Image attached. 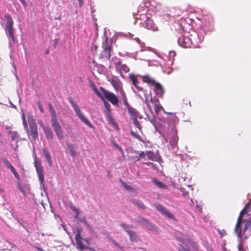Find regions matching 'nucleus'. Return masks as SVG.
Masks as SVG:
<instances>
[{"mask_svg":"<svg viewBox=\"0 0 251 251\" xmlns=\"http://www.w3.org/2000/svg\"><path fill=\"white\" fill-rule=\"evenodd\" d=\"M213 28L212 20L210 19L208 25L205 23L204 27L200 29L198 32H194L193 34H190L189 32L183 31L180 33V36H178V44L180 46L185 48L192 47L194 48H199L198 44L203 40L204 35L206 34V29L211 30Z\"/></svg>","mask_w":251,"mask_h":251,"instance_id":"obj_1","label":"nucleus"},{"mask_svg":"<svg viewBox=\"0 0 251 251\" xmlns=\"http://www.w3.org/2000/svg\"><path fill=\"white\" fill-rule=\"evenodd\" d=\"M150 99L151 100L150 103L149 98L147 97L145 98V103L147 105V109H145V113L148 120L151 123H153L155 115L152 108H153V110H154L156 114H157L161 110L163 109V108L160 104L159 100L157 99L152 98L151 95Z\"/></svg>","mask_w":251,"mask_h":251,"instance_id":"obj_2","label":"nucleus"},{"mask_svg":"<svg viewBox=\"0 0 251 251\" xmlns=\"http://www.w3.org/2000/svg\"><path fill=\"white\" fill-rule=\"evenodd\" d=\"M140 77L142 79V81L148 84L155 93L156 95L159 98H162L164 90L163 87L159 83L156 82L152 77L149 75H141Z\"/></svg>","mask_w":251,"mask_h":251,"instance_id":"obj_3","label":"nucleus"},{"mask_svg":"<svg viewBox=\"0 0 251 251\" xmlns=\"http://www.w3.org/2000/svg\"><path fill=\"white\" fill-rule=\"evenodd\" d=\"M138 76L140 77L141 75H138ZM137 75H135L132 73H130L128 75L130 81L131 82L132 85H133V86H132V88L134 91V93L136 94L139 98L143 100L142 97L139 94V92H143L145 98H146L148 97L147 92L144 91L143 88L141 86H140V82L137 80Z\"/></svg>","mask_w":251,"mask_h":251,"instance_id":"obj_4","label":"nucleus"},{"mask_svg":"<svg viewBox=\"0 0 251 251\" xmlns=\"http://www.w3.org/2000/svg\"><path fill=\"white\" fill-rule=\"evenodd\" d=\"M5 18L6 21L5 30L9 40V45L11 46V42L15 43V38L14 35L13 24L14 22L9 15H6Z\"/></svg>","mask_w":251,"mask_h":251,"instance_id":"obj_5","label":"nucleus"},{"mask_svg":"<svg viewBox=\"0 0 251 251\" xmlns=\"http://www.w3.org/2000/svg\"><path fill=\"white\" fill-rule=\"evenodd\" d=\"M68 100L69 102L71 103L72 106L73 107L74 111H75L79 119L85 124L88 126L90 127L93 128V126L91 124V122L84 116L83 114L81 112L77 103L75 101L73 98L71 97H69L68 98Z\"/></svg>","mask_w":251,"mask_h":251,"instance_id":"obj_6","label":"nucleus"},{"mask_svg":"<svg viewBox=\"0 0 251 251\" xmlns=\"http://www.w3.org/2000/svg\"><path fill=\"white\" fill-rule=\"evenodd\" d=\"M51 124L58 139L62 140L64 138L63 131L60 124L57 121L56 114L51 115Z\"/></svg>","mask_w":251,"mask_h":251,"instance_id":"obj_7","label":"nucleus"},{"mask_svg":"<svg viewBox=\"0 0 251 251\" xmlns=\"http://www.w3.org/2000/svg\"><path fill=\"white\" fill-rule=\"evenodd\" d=\"M174 236L178 241L182 244H185L187 242L190 246H192L193 248H196V243L188 235L178 231L175 233Z\"/></svg>","mask_w":251,"mask_h":251,"instance_id":"obj_8","label":"nucleus"},{"mask_svg":"<svg viewBox=\"0 0 251 251\" xmlns=\"http://www.w3.org/2000/svg\"><path fill=\"white\" fill-rule=\"evenodd\" d=\"M135 221L145 226L148 229L154 232H158V227L154 224L150 223L147 219L142 217H138L135 220Z\"/></svg>","mask_w":251,"mask_h":251,"instance_id":"obj_9","label":"nucleus"},{"mask_svg":"<svg viewBox=\"0 0 251 251\" xmlns=\"http://www.w3.org/2000/svg\"><path fill=\"white\" fill-rule=\"evenodd\" d=\"M168 137L170 138L171 146L174 148L177 146L178 137L177 136V130L175 126L169 129Z\"/></svg>","mask_w":251,"mask_h":251,"instance_id":"obj_10","label":"nucleus"},{"mask_svg":"<svg viewBox=\"0 0 251 251\" xmlns=\"http://www.w3.org/2000/svg\"><path fill=\"white\" fill-rule=\"evenodd\" d=\"M248 208L251 209V199L247 203L244 208L240 212V215L238 218V220L237 221V223L235 226V231L236 233L240 236L241 234V230H239L240 225L242 221V218H243V215L246 211V210Z\"/></svg>","mask_w":251,"mask_h":251,"instance_id":"obj_11","label":"nucleus"},{"mask_svg":"<svg viewBox=\"0 0 251 251\" xmlns=\"http://www.w3.org/2000/svg\"><path fill=\"white\" fill-rule=\"evenodd\" d=\"M70 208L71 210H72L75 213V218L76 219H77L81 223H84V226L87 227L88 229L91 228L90 225L87 222L84 216H79V214L80 213L79 209L77 208L73 204H71L70 205Z\"/></svg>","mask_w":251,"mask_h":251,"instance_id":"obj_12","label":"nucleus"},{"mask_svg":"<svg viewBox=\"0 0 251 251\" xmlns=\"http://www.w3.org/2000/svg\"><path fill=\"white\" fill-rule=\"evenodd\" d=\"M100 90L107 100L110 101L113 105H118L119 100L114 94L106 91L102 87L100 88Z\"/></svg>","mask_w":251,"mask_h":251,"instance_id":"obj_13","label":"nucleus"},{"mask_svg":"<svg viewBox=\"0 0 251 251\" xmlns=\"http://www.w3.org/2000/svg\"><path fill=\"white\" fill-rule=\"evenodd\" d=\"M156 209L163 214L165 216L168 217L173 220H175L176 218L175 216L170 212L165 207L162 205L157 203L154 205Z\"/></svg>","mask_w":251,"mask_h":251,"instance_id":"obj_14","label":"nucleus"},{"mask_svg":"<svg viewBox=\"0 0 251 251\" xmlns=\"http://www.w3.org/2000/svg\"><path fill=\"white\" fill-rule=\"evenodd\" d=\"M34 166L38 175L39 180L41 184H43L44 181V175L43 168L40 161L37 160L34 161Z\"/></svg>","mask_w":251,"mask_h":251,"instance_id":"obj_15","label":"nucleus"},{"mask_svg":"<svg viewBox=\"0 0 251 251\" xmlns=\"http://www.w3.org/2000/svg\"><path fill=\"white\" fill-rule=\"evenodd\" d=\"M108 81L110 82L117 92L123 89L122 83L117 77H116L115 76H112L111 77L108 78Z\"/></svg>","mask_w":251,"mask_h":251,"instance_id":"obj_16","label":"nucleus"},{"mask_svg":"<svg viewBox=\"0 0 251 251\" xmlns=\"http://www.w3.org/2000/svg\"><path fill=\"white\" fill-rule=\"evenodd\" d=\"M30 127V133L34 140L38 138L37 126L36 123L33 120H29Z\"/></svg>","mask_w":251,"mask_h":251,"instance_id":"obj_17","label":"nucleus"},{"mask_svg":"<svg viewBox=\"0 0 251 251\" xmlns=\"http://www.w3.org/2000/svg\"><path fill=\"white\" fill-rule=\"evenodd\" d=\"M125 106L128 109V113L130 114V116L132 119H137L138 118H139V119L142 118V117L140 115L138 111L136 109L132 107H131L128 104Z\"/></svg>","mask_w":251,"mask_h":251,"instance_id":"obj_18","label":"nucleus"},{"mask_svg":"<svg viewBox=\"0 0 251 251\" xmlns=\"http://www.w3.org/2000/svg\"><path fill=\"white\" fill-rule=\"evenodd\" d=\"M116 69L118 72H119L121 76H123L122 71L126 73L129 71V69L128 67L126 64H122L120 61L116 63Z\"/></svg>","mask_w":251,"mask_h":251,"instance_id":"obj_19","label":"nucleus"},{"mask_svg":"<svg viewBox=\"0 0 251 251\" xmlns=\"http://www.w3.org/2000/svg\"><path fill=\"white\" fill-rule=\"evenodd\" d=\"M145 26L148 29L154 31L158 30V27L151 19L148 18L146 20L145 22Z\"/></svg>","mask_w":251,"mask_h":251,"instance_id":"obj_20","label":"nucleus"},{"mask_svg":"<svg viewBox=\"0 0 251 251\" xmlns=\"http://www.w3.org/2000/svg\"><path fill=\"white\" fill-rule=\"evenodd\" d=\"M179 244L178 247V251H191L196 250L197 248V245H196V248H194L192 246H190L188 243L186 242L185 244Z\"/></svg>","mask_w":251,"mask_h":251,"instance_id":"obj_21","label":"nucleus"},{"mask_svg":"<svg viewBox=\"0 0 251 251\" xmlns=\"http://www.w3.org/2000/svg\"><path fill=\"white\" fill-rule=\"evenodd\" d=\"M243 222V220L242 219L240 225H241V224ZM251 222L250 221V220L249 219L247 221L245 222V225L244 226V229L243 230V232H242V230L241 227V225H240V227H239V230H241V232L240 235L238 236V235L236 233V231H235V232L237 235L238 237H241V235L243 234V235H245V237L247 238V235L245 234V233H246V231L247 230V229L251 226Z\"/></svg>","mask_w":251,"mask_h":251,"instance_id":"obj_22","label":"nucleus"},{"mask_svg":"<svg viewBox=\"0 0 251 251\" xmlns=\"http://www.w3.org/2000/svg\"><path fill=\"white\" fill-rule=\"evenodd\" d=\"M111 50V49L110 47H105L104 48V50L101 52L100 54V56L102 58H105L106 59H110L111 56L110 52Z\"/></svg>","mask_w":251,"mask_h":251,"instance_id":"obj_23","label":"nucleus"},{"mask_svg":"<svg viewBox=\"0 0 251 251\" xmlns=\"http://www.w3.org/2000/svg\"><path fill=\"white\" fill-rule=\"evenodd\" d=\"M43 130L46 135V138L48 140H51L53 139V135L52 130L48 126H44Z\"/></svg>","mask_w":251,"mask_h":251,"instance_id":"obj_24","label":"nucleus"},{"mask_svg":"<svg viewBox=\"0 0 251 251\" xmlns=\"http://www.w3.org/2000/svg\"><path fill=\"white\" fill-rule=\"evenodd\" d=\"M18 188L21 192L25 196L27 195V194L29 192L30 187L28 184H26L24 185H21L19 184Z\"/></svg>","mask_w":251,"mask_h":251,"instance_id":"obj_25","label":"nucleus"},{"mask_svg":"<svg viewBox=\"0 0 251 251\" xmlns=\"http://www.w3.org/2000/svg\"><path fill=\"white\" fill-rule=\"evenodd\" d=\"M68 149L70 151V154L72 157H74L76 155V146L72 143H66Z\"/></svg>","mask_w":251,"mask_h":251,"instance_id":"obj_26","label":"nucleus"},{"mask_svg":"<svg viewBox=\"0 0 251 251\" xmlns=\"http://www.w3.org/2000/svg\"><path fill=\"white\" fill-rule=\"evenodd\" d=\"M131 203L138 208L144 210L146 209V206L143 203L139 200L133 199L131 200Z\"/></svg>","mask_w":251,"mask_h":251,"instance_id":"obj_27","label":"nucleus"},{"mask_svg":"<svg viewBox=\"0 0 251 251\" xmlns=\"http://www.w3.org/2000/svg\"><path fill=\"white\" fill-rule=\"evenodd\" d=\"M152 182L159 188L166 189L167 188V185L155 178L152 179Z\"/></svg>","mask_w":251,"mask_h":251,"instance_id":"obj_28","label":"nucleus"},{"mask_svg":"<svg viewBox=\"0 0 251 251\" xmlns=\"http://www.w3.org/2000/svg\"><path fill=\"white\" fill-rule=\"evenodd\" d=\"M146 155L149 159L152 160L153 161H157L158 159V157L157 155V153L153 152L152 151H147L146 152Z\"/></svg>","mask_w":251,"mask_h":251,"instance_id":"obj_29","label":"nucleus"},{"mask_svg":"<svg viewBox=\"0 0 251 251\" xmlns=\"http://www.w3.org/2000/svg\"><path fill=\"white\" fill-rule=\"evenodd\" d=\"M128 235L129 237L130 240L131 242H138L139 240V236L137 234V233L134 231H132L128 233Z\"/></svg>","mask_w":251,"mask_h":251,"instance_id":"obj_30","label":"nucleus"},{"mask_svg":"<svg viewBox=\"0 0 251 251\" xmlns=\"http://www.w3.org/2000/svg\"><path fill=\"white\" fill-rule=\"evenodd\" d=\"M118 92L120 93V98H121V100L123 101L125 105H127L128 102L127 101L126 95V93L124 92L123 89H122L121 90L118 91Z\"/></svg>","mask_w":251,"mask_h":251,"instance_id":"obj_31","label":"nucleus"},{"mask_svg":"<svg viewBox=\"0 0 251 251\" xmlns=\"http://www.w3.org/2000/svg\"><path fill=\"white\" fill-rule=\"evenodd\" d=\"M75 239L77 245L80 249L83 250L86 248V247L83 245L81 236H79V235L75 236Z\"/></svg>","mask_w":251,"mask_h":251,"instance_id":"obj_32","label":"nucleus"},{"mask_svg":"<svg viewBox=\"0 0 251 251\" xmlns=\"http://www.w3.org/2000/svg\"><path fill=\"white\" fill-rule=\"evenodd\" d=\"M121 227L128 234L131 232L132 230L130 229L131 228H134V227L132 225H126L124 223H121L120 224Z\"/></svg>","mask_w":251,"mask_h":251,"instance_id":"obj_33","label":"nucleus"},{"mask_svg":"<svg viewBox=\"0 0 251 251\" xmlns=\"http://www.w3.org/2000/svg\"><path fill=\"white\" fill-rule=\"evenodd\" d=\"M43 151L44 153V155L45 156L46 158L47 159V160L50 166H51V159L50 155L48 151L45 149H43Z\"/></svg>","mask_w":251,"mask_h":251,"instance_id":"obj_34","label":"nucleus"},{"mask_svg":"<svg viewBox=\"0 0 251 251\" xmlns=\"http://www.w3.org/2000/svg\"><path fill=\"white\" fill-rule=\"evenodd\" d=\"M131 133L132 135H133L136 138L138 139L139 141H140L145 144H147V140L146 139H144L140 135H139L138 133H136V132H135L133 131H131Z\"/></svg>","mask_w":251,"mask_h":251,"instance_id":"obj_35","label":"nucleus"},{"mask_svg":"<svg viewBox=\"0 0 251 251\" xmlns=\"http://www.w3.org/2000/svg\"><path fill=\"white\" fill-rule=\"evenodd\" d=\"M120 182L121 183L124 187L127 190L129 191L131 190L133 188L132 186L127 185L125 182L123 181L121 179H120Z\"/></svg>","mask_w":251,"mask_h":251,"instance_id":"obj_36","label":"nucleus"},{"mask_svg":"<svg viewBox=\"0 0 251 251\" xmlns=\"http://www.w3.org/2000/svg\"><path fill=\"white\" fill-rule=\"evenodd\" d=\"M103 100V101L104 102V104L105 107L106 108V109H107V111L108 112V117H109V119H111L112 118H111V116L110 115V104L108 102L104 100V99L103 100Z\"/></svg>","mask_w":251,"mask_h":251,"instance_id":"obj_37","label":"nucleus"},{"mask_svg":"<svg viewBox=\"0 0 251 251\" xmlns=\"http://www.w3.org/2000/svg\"><path fill=\"white\" fill-rule=\"evenodd\" d=\"M145 52V55L146 56L148 55L147 54L150 53V52L148 51H146L145 50H141L140 51H138L137 52L136 55V59H140L141 60H146V59L145 58H140L139 57H138V56H139L142 52Z\"/></svg>","mask_w":251,"mask_h":251,"instance_id":"obj_38","label":"nucleus"},{"mask_svg":"<svg viewBox=\"0 0 251 251\" xmlns=\"http://www.w3.org/2000/svg\"><path fill=\"white\" fill-rule=\"evenodd\" d=\"M133 123L134 125V126L139 130V131L141 130V126L139 123V122L138 121L137 119H133Z\"/></svg>","mask_w":251,"mask_h":251,"instance_id":"obj_39","label":"nucleus"},{"mask_svg":"<svg viewBox=\"0 0 251 251\" xmlns=\"http://www.w3.org/2000/svg\"><path fill=\"white\" fill-rule=\"evenodd\" d=\"M93 90L94 91L95 93L97 94V95L99 96L101 100L103 99V96L101 95L99 91L95 86H94V87L93 88Z\"/></svg>","mask_w":251,"mask_h":251,"instance_id":"obj_40","label":"nucleus"},{"mask_svg":"<svg viewBox=\"0 0 251 251\" xmlns=\"http://www.w3.org/2000/svg\"><path fill=\"white\" fill-rule=\"evenodd\" d=\"M180 191L182 193L183 197L188 198V192H187L184 188H180Z\"/></svg>","mask_w":251,"mask_h":251,"instance_id":"obj_41","label":"nucleus"},{"mask_svg":"<svg viewBox=\"0 0 251 251\" xmlns=\"http://www.w3.org/2000/svg\"><path fill=\"white\" fill-rule=\"evenodd\" d=\"M49 110H50L51 115L56 114L55 110H54L53 107L52 106V105L50 103L49 104Z\"/></svg>","mask_w":251,"mask_h":251,"instance_id":"obj_42","label":"nucleus"},{"mask_svg":"<svg viewBox=\"0 0 251 251\" xmlns=\"http://www.w3.org/2000/svg\"><path fill=\"white\" fill-rule=\"evenodd\" d=\"M19 137L18 133L17 132H13L11 134V138L12 140H14L16 139H18Z\"/></svg>","mask_w":251,"mask_h":251,"instance_id":"obj_43","label":"nucleus"},{"mask_svg":"<svg viewBox=\"0 0 251 251\" xmlns=\"http://www.w3.org/2000/svg\"><path fill=\"white\" fill-rule=\"evenodd\" d=\"M22 119H23V125H24V128L26 130H27L28 126H27V124L25 121V119L24 114H23Z\"/></svg>","mask_w":251,"mask_h":251,"instance_id":"obj_44","label":"nucleus"},{"mask_svg":"<svg viewBox=\"0 0 251 251\" xmlns=\"http://www.w3.org/2000/svg\"><path fill=\"white\" fill-rule=\"evenodd\" d=\"M142 4L145 7L148 8L150 6L151 3L149 0H144Z\"/></svg>","mask_w":251,"mask_h":251,"instance_id":"obj_45","label":"nucleus"},{"mask_svg":"<svg viewBox=\"0 0 251 251\" xmlns=\"http://www.w3.org/2000/svg\"><path fill=\"white\" fill-rule=\"evenodd\" d=\"M3 163L4 164L7 166V168H9L10 166H11L12 165L11 164L10 162L7 159H4L3 160Z\"/></svg>","mask_w":251,"mask_h":251,"instance_id":"obj_46","label":"nucleus"},{"mask_svg":"<svg viewBox=\"0 0 251 251\" xmlns=\"http://www.w3.org/2000/svg\"><path fill=\"white\" fill-rule=\"evenodd\" d=\"M196 209H197V211H198L200 212H202V207H201V206L200 205V204H198V203L196 204Z\"/></svg>","mask_w":251,"mask_h":251,"instance_id":"obj_47","label":"nucleus"},{"mask_svg":"<svg viewBox=\"0 0 251 251\" xmlns=\"http://www.w3.org/2000/svg\"><path fill=\"white\" fill-rule=\"evenodd\" d=\"M114 147H115L117 149H118L120 152H121L122 153L123 152V151L122 150V149L121 148V147L117 144L116 143H114L113 144Z\"/></svg>","mask_w":251,"mask_h":251,"instance_id":"obj_48","label":"nucleus"},{"mask_svg":"<svg viewBox=\"0 0 251 251\" xmlns=\"http://www.w3.org/2000/svg\"><path fill=\"white\" fill-rule=\"evenodd\" d=\"M142 5L143 4H142V5L138 6V9H137L138 12H141L144 10L145 7Z\"/></svg>","mask_w":251,"mask_h":251,"instance_id":"obj_49","label":"nucleus"},{"mask_svg":"<svg viewBox=\"0 0 251 251\" xmlns=\"http://www.w3.org/2000/svg\"><path fill=\"white\" fill-rule=\"evenodd\" d=\"M239 251H246V249H244L241 244H239L238 246Z\"/></svg>","mask_w":251,"mask_h":251,"instance_id":"obj_50","label":"nucleus"},{"mask_svg":"<svg viewBox=\"0 0 251 251\" xmlns=\"http://www.w3.org/2000/svg\"><path fill=\"white\" fill-rule=\"evenodd\" d=\"M38 107H39V108L40 109V111H41V113H43L44 112V110H43V108L41 105V104L40 103V102L39 101H38Z\"/></svg>","mask_w":251,"mask_h":251,"instance_id":"obj_51","label":"nucleus"},{"mask_svg":"<svg viewBox=\"0 0 251 251\" xmlns=\"http://www.w3.org/2000/svg\"><path fill=\"white\" fill-rule=\"evenodd\" d=\"M172 120L173 121V122H176L177 121H178V118L175 115H173L172 117Z\"/></svg>","mask_w":251,"mask_h":251,"instance_id":"obj_52","label":"nucleus"},{"mask_svg":"<svg viewBox=\"0 0 251 251\" xmlns=\"http://www.w3.org/2000/svg\"><path fill=\"white\" fill-rule=\"evenodd\" d=\"M9 169H10V170H11V171L13 173V174L14 173H16V170H15V169L14 168V167L12 165H11V166H10V167H9Z\"/></svg>","mask_w":251,"mask_h":251,"instance_id":"obj_53","label":"nucleus"},{"mask_svg":"<svg viewBox=\"0 0 251 251\" xmlns=\"http://www.w3.org/2000/svg\"><path fill=\"white\" fill-rule=\"evenodd\" d=\"M81 231V229L80 228H76V232H77V233L76 234L75 236H77L78 235L80 236Z\"/></svg>","mask_w":251,"mask_h":251,"instance_id":"obj_54","label":"nucleus"},{"mask_svg":"<svg viewBox=\"0 0 251 251\" xmlns=\"http://www.w3.org/2000/svg\"><path fill=\"white\" fill-rule=\"evenodd\" d=\"M146 153L144 152V151H141L140 153H139V157H141L142 158H144L145 155H146Z\"/></svg>","mask_w":251,"mask_h":251,"instance_id":"obj_55","label":"nucleus"},{"mask_svg":"<svg viewBox=\"0 0 251 251\" xmlns=\"http://www.w3.org/2000/svg\"><path fill=\"white\" fill-rule=\"evenodd\" d=\"M79 2V6L81 7L83 5V0H77Z\"/></svg>","mask_w":251,"mask_h":251,"instance_id":"obj_56","label":"nucleus"},{"mask_svg":"<svg viewBox=\"0 0 251 251\" xmlns=\"http://www.w3.org/2000/svg\"><path fill=\"white\" fill-rule=\"evenodd\" d=\"M175 55L176 53L173 51H170L169 53V55L170 56V57H174V56H175Z\"/></svg>","mask_w":251,"mask_h":251,"instance_id":"obj_57","label":"nucleus"},{"mask_svg":"<svg viewBox=\"0 0 251 251\" xmlns=\"http://www.w3.org/2000/svg\"><path fill=\"white\" fill-rule=\"evenodd\" d=\"M13 174L16 178H19V175L18 174L17 171H16V173H14Z\"/></svg>","mask_w":251,"mask_h":251,"instance_id":"obj_58","label":"nucleus"},{"mask_svg":"<svg viewBox=\"0 0 251 251\" xmlns=\"http://www.w3.org/2000/svg\"><path fill=\"white\" fill-rule=\"evenodd\" d=\"M37 249V250H38V251H45L44 250H43L40 247H36V248Z\"/></svg>","mask_w":251,"mask_h":251,"instance_id":"obj_59","label":"nucleus"},{"mask_svg":"<svg viewBox=\"0 0 251 251\" xmlns=\"http://www.w3.org/2000/svg\"><path fill=\"white\" fill-rule=\"evenodd\" d=\"M194 203H195V202H194V201L193 200V199H191L190 203V205H193L194 204Z\"/></svg>","mask_w":251,"mask_h":251,"instance_id":"obj_60","label":"nucleus"},{"mask_svg":"<svg viewBox=\"0 0 251 251\" xmlns=\"http://www.w3.org/2000/svg\"><path fill=\"white\" fill-rule=\"evenodd\" d=\"M53 42H54V46H55L57 44L58 40L57 39H54L53 40Z\"/></svg>","mask_w":251,"mask_h":251,"instance_id":"obj_61","label":"nucleus"},{"mask_svg":"<svg viewBox=\"0 0 251 251\" xmlns=\"http://www.w3.org/2000/svg\"><path fill=\"white\" fill-rule=\"evenodd\" d=\"M20 0L22 3V4L23 5H25L26 4V2L25 1V0Z\"/></svg>","mask_w":251,"mask_h":251,"instance_id":"obj_62","label":"nucleus"},{"mask_svg":"<svg viewBox=\"0 0 251 251\" xmlns=\"http://www.w3.org/2000/svg\"><path fill=\"white\" fill-rule=\"evenodd\" d=\"M139 157H140L139 156H136L135 157V158L136 159V161H139L140 160V158Z\"/></svg>","mask_w":251,"mask_h":251,"instance_id":"obj_63","label":"nucleus"},{"mask_svg":"<svg viewBox=\"0 0 251 251\" xmlns=\"http://www.w3.org/2000/svg\"><path fill=\"white\" fill-rule=\"evenodd\" d=\"M10 104L13 107L16 108V106L13 104H12V103H11Z\"/></svg>","mask_w":251,"mask_h":251,"instance_id":"obj_64","label":"nucleus"}]
</instances>
